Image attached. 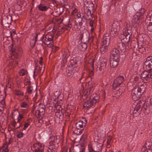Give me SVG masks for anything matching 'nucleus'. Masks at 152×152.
<instances>
[{
	"label": "nucleus",
	"mask_w": 152,
	"mask_h": 152,
	"mask_svg": "<svg viewBox=\"0 0 152 152\" xmlns=\"http://www.w3.org/2000/svg\"><path fill=\"white\" fill-rule=\"evenodd\" d=\"M130 113L131 114L134 115V114H139V112H138V111L137 109H136V107H135L134 108L132 107L131 109Z\"/></svg>",
	"instance_id": "38"
},
{
	"label": "nucleus",
	"mask_w": 152,
	"mask_h": 152,
	"mask_svg": "<svg viewBox=\"0 0 152 152\" xmlns=\"http://www.w3.org/2000/svg\"><path fill=\"white\" fill-rule=\"evenodd\" d=\"M1 19V23L3 26L6 27H9L12 21V16L10 15L2 14Z\"/></svg>",
	"instance_id": "6"
},
{
	"label": "nucleus",
	"mask_w": 152,
	"mask_h": 152,
	"mask_svg": "<svg viewBox=\"0 0 152 152\" xmlns=\"http://www.w3.org/2000/svg\"><path fill=\"white\" fill-rule=\"evenodd\" d=\"M144 12V9L140 8L139 10V12H136L135 15L133 16L132 20V26L133 27L135 28L136 26V23L143 18Z\"/></svg>",
	"instance_id": "5"
},
{
	"label": "nucleus",
	"mask_w": 152,
	"mask_h": 152,
	"mask_svg": "<svg viewBox=\"0 0 152 152\" xmlns=\"http://www.w3.org/2000/svg\"><path fill=\"white\" fill-rule=\"evenodd\" d=\"M126 48L125 44L122 42L119 43L117 44V49L120 50L121 52L124 51L126 49Z\"/></svg>",
	"instance_id": "20"
},
{
	"label": "nucleus",
	"mask_w": 152,
	"mask_h": 152,
	"mask_svg": "<svg viewBox=\"0 0 152 152\" xmlns=\"http://www.w3.org/2000/svg\"><path fill=\"white\" fill-rule=\"evenodd\" d=\"M1 103L2 104L1 107H2L3 110H4V108L6 106L5 104V99L4 98L3 99L1 100Z\"/></svg>",
	"instance_id": "52"
},
{
	"label": "nucleus",
	"mask_w": 152,
	"mask_h": 152,
	"mask_svg": "<svg viewBox=\"0 0 152 152\" xmlns=\"http://www.w3.org/2000/svg\"><path fill=\"white\" fill-rule=\"evenodd\" d=\"M147 25V28L148 29L151 31H152V23H150V22H147V23H146Z\"/></svg>",
	"instance_id": "43"
},
{
	"label": "nucleus",
	"mask_w": 152,
	"mask_h": 152,
	"mask_svg": "<svg viewBox=\"0 0 152 152\" xmlns=\"http://www.w3.org/2000/svg\"><path fill=\"white\" fill-rule=\"evenodd\" d=\"M27 105V103L25 102H23L20 104V106L22 107H26Z\"/></svg>",
	"instance_id": "58"
},
{
	"label": "nucleus",
	"mask_w": 152,
	"mask_h": 152,
	"mask_svg": "<svg viewBox=\"0 0 152 152\" xmlns=\"http://www.w3.org/2000/svg\"><path fill=\"white\" fill-rule=\"evenodd\" d=\"M87 123V121L85 118L83 117L81 120H80L76 124V128L80 130H83Z\"/></svg>",
	"instance_id": "10"
},
{
	"label": "nucleus",
	"mask_w": 152,
	"mask_h": 152,
	"mask_svg": "<svg viewBox=\"0 0 152 152\" xmlns=\"http://www.w3.org/2000/svg\"><path fill=\"white\" fill-rule=\"evenodd\" d=\"M18 133L19 134L17 135V137L18 138H20L23 137V133L21 132H18Z\"/></svg>",
	"instance_id": "59"
},
{
	"label": "nucleus",
	"mask_w": 152,
	"mask_h": 152,
	"mask_svg": "<svg viewBox=\"0 0 152 152\" xmlns=\"http://www.w3.org/2000/svg\"><path fill=\"white\" fill-rule=\"evenodd\" d=\"M14 111H15V112H16V114L17 115H18L19 114V117L20 119H22V118H23V115L22 114H20L19 112L17 110H14Z\"/></svg>",
	"instance_id": "60"
},
{
	"label": "nucleus",
	"mask_w": 152,
	"mask_h": 152,
	"mask_svg": "<svg viewBox=\"0 0 152 152\" xmlns=\"http://www.w3.org/2000/svg\"><path fill=\"white\" fill-rule=\"evenodd\" d=\"M99 98L100 96L96 94H93L90 97V99L94 101L95 104L99 102Z\"/></svg>",
	"instance_id": "26"
},
{
	"label": "nucleus",
	"mask_w": 152,
	"mask_h": 152,
	"mask_svg": "<svg viewBox=\"0 0 152 152\" xmlns=\"http://www.w3.org/2000/svg\"><path fill=\"white\" fill-rule=\"evenodd\" d=\"M111 54L113 58L115 60L119 59L120 57V52L119 50L116 48H114L112 50Z\"/></svg>",
	"instance_id": "15"
},
{
	"label": "nucleus",
	"mask_w": 152,
	"mask_h": 152,
	"mask_svg": "<svg viewBox=\"0 0 152 152\" xmlns=\"http://www.w3.org/2000/svg\"><path fill=\"white\" fill-rule=\"evenodd\" d=\"M64 26L62 28H64L65 29L69 30L72 27V24L70 21V19H69L67 23H65L64 24Z\"/></svg>",
	"instance_id": "27"
},
{
	"label": "nucleus",
	"mask_w": 152,
	"mask_h": 152,
	"mask_svg": "<svg viewBox=\"0 0 152 152\" xmlns=\"http://www.w3.org/2000/svg\"><path fill=\"white\" fill-rule=\"evenodd\" d=\"M146 113H152V102L146 103L145 104V107H144Z\"/></svg>",
	"instance_id": "19"
},
{
	"label": "nucleus",
	"mask_w": 152,
	"mask_h": 152,
	"mask_svg": "<svg viewBox=\"0 0 152 152\" xmlns=\"http://www.w3.org/2000/svg\"><path fill=\"white\" fill-rule=\"evenodd\" d=\"M64 7H60L59 9L56 12H58V16H60L61 15V14L63 13L64 12Z\"/></svg>",
	"instance_id": "40"
},
{
	"label": "nucleus",
	"mask_w": 152,
	"mask_h": 152,
	"mask_svg": "<svg viewBox=\"0 0 152 152\" xmlns=\"http://www.w3.org/2000/svg\"><path fill=\"white\" fill-rule=\"evenodd\" d=\"M15 94L17 96L23 95V93L19 90H16L15 91Z\"/></svg>",
	"instance_id": "47"
},
{
	"label": "nucleus",
	"mask_w": 152,
	"mask_h": 152,
	"mask_svg": "<svg viewBox=\"0 0 152 152\" xmlns=\"http://www.w3.org/2000/svg\"><path fill=\"white\" fill-rule=\"evenodd\" d=\"M8 48L10 51L11 52V58L12 59L10 62V65L15 64L17 65L18 64V61L16 60L22 56V50L21 48L19 49H16L15 46L13 44H12L9 46Z\"/></svg>",
	"instance_id": "2"
},
{
	"label": "nucleus",
	"mask_w": 152,
	"mask_h": 152,
	"mask_svg": "<svg viewBox=\"0 0 152 152\" xmlns=\"http://www.w3.org/2000/svg\"><path fill=\"white\" fill-rule=\"evenodd\" d=\"M91 10H88L87 12L88 13V14H90L91 17L92 18H94V15L93 14V12H94V11L92 13H91Z\"/></svg>",
	"instance_id": "61"
},
{
	"label": "nucleus",
	"mask_w": 152,
	"mask_h": 152,
	"mask_svg": "<svg viewBox=\"0 0 152 152\" xmlns=\"http://www.w3.org/2000/svg\"><path fill=\"white\" fill-rule=\"evenodd\" d=\"M143 68L144 70L151 71L152 70V56H150L147 58L145 62Z\"/></svg>",
	"instance_id": "8"
},
{
	"label": "nucleus",
	"mask_w": 152,
	"mask_h": 152,
	"mask_svg": "<svg viewBox=\"0 0 152 152\" xmlns=\"http://www.w3.org/2000/svg\"><path fill=\"white\" fill-rule=\"evenodd\" d=\"M8 146L7 145V143H4L2 147V150L5 152H8L9 151V149L8 148Z\"/></svg>",
	"instance_id": "42"
},
{
	"label": "nucleus",
	"mask_w": 152,
	"mask_h": 152,
	"mask_svg": "<svg viewBox=\"0 0 152 152\" xmlns=\"http://www.w3.org/2000/svg\"><path fill=\"white\" fill-rule=\"evenodd\" d=\"M138 51L140 53L144 54L145 52V48L141 46L140 47L138 48Z\"/></svg>",
	"instance_id": "41"
},
{
	"label": "nucleus",
	"mask_w": 152,
	"mask_h": 152,
	"mask_svg": "<svg viewBox=\"0 0 152 152\" xmlns=\"http://www.w3.org/2000/svg\"><path fill=\"white\" fill-rule=\"evenodd\" d=\"M81 28V27L78 26L77 24V23H75L72 29L73 30L79 31Z\"/></svg>",
	"instance_id": "44"
},
{
	"label": "nucleus",
	"mask_w": 152,
	"mask_h": 152,
	"mask_svg": "<svg viewBox=\"0 0 152 152\" xmlns=\"http://www.w3.org/2000/svg\"><path fill=\"white\" fill-rule=\"evenodd\" d=\"M120 21L121 22V20L118 21L117 19H114L112 26L113 27V28H115L117 30L119 31L120 28Z\"/></svg>",
	"instance_id": "23"
},
{
	"label": "nucleus",
	"mask_w": 152,
	"mask_h": 152,
	"mask_svg": "<svg viewBox=\"0 0 152 152\" xmlns=\"http://www.w3.org/2000/svg\"><path fill=\"white\" fill-rule=\"evenodd\" d=\"M37 145L39 146L38 147H39V148H41L42 147L43 148V149L44 148V145H43L40 142H38L37 143Z\"/></svg>",
	"instance_id": "63"
},
{
	"label": "nucleus",
	"mask_w": 152,
	"mask_h": 152,
	"mask_svg": "<svg viewBox=\"0 0 152 152\" xmlns=\"http://www.w3.org/2000/svg\"><path fill=\"white\" fill-rule=\"evenodd\" d=\"M102 144H97L95 146L94 149L95 151L97 152H99L101 149Z\"/></svg>",
	"instance_id": "36"
},
{
	"label": "nucleus",
	"mask_w": 152,
	"mask_h": 152,
	"mask_svg": "<svg viewBox=\"0 0 152 152\" xmlns=\"http://www.w3.org/2000/svg\"><path fill=\"white\" fill-rule=\"evenodd\" d=\"M110 37L109 36H105L103 37L102 40V45L108 46L109 44Z\"/></svg>",
	"instance_id": "21"
},
{
	"label": "nucleus",
	"mask_w": 152,
	"mask_h": 152,
	"mask_svg": "<svg viewBox=\"0 0 152 152\" xmlns=\"http://www.w3.org/2000/svg\"><path fill=\"white\" fill-rule=\"evenodd\" d=\"M55 119L58 118L62 121L64 118V114L61 112H56L54 116Z\"/></svg>",
	"instance_id": "31"
},
{
	"label": "nucleus",
	"mask_w": 152,
	"mask_h": 152,
	"mask_svg": "<svg viewBox=\"0 0 152 152\" xmlns=\"http://www.w3.org/2000/svg\"><path fill=\"white\" fill-rule=\"evenodd\" d=\"M130 37V36L126 35V36H125V37L121 40V42H122L123 41L128 44V43L129 42Z\"/></svg>",
	"instance_id": "39"
},
{
	"label": "nucleus",
	"mask_w": 152,
	"mask_h": 152,
	"mask_svg": "<svg viewBox=\"0 0 152 152\" xmlns=\"http://www.w3.org/2000/svg\"><path fill=\"white\" fill-rule=\"evenodd\" d=\"M51 49L52 51L53 52L55 53L57 51L59 50V48L54 46L52 48H51Z\"/></svg>",
	"instance_id": "56"
},
{
	"label": "nucleus",
	"mask_w": 152,
	"mask_h": 152,
	"mask_svg": "<svg viewBox=\"0 0 152 152\" xmlns=\"http://www.w3.org/2000/svg\"><path fill=\"white\" fill-rule=\"evenodd\" d=\"M148 150L147 148H146V147H145V145H144L143 147H142V149H141V151H142V152H143L144 151H145V150Z\"/></svg>",
	"instance_id": "64"
},
{
	"label": "nucleus",
	"mask_w": 152,
	"mask_h": 152,
	"mask_svg": "<svg viewBox=\"0 0 152 152\" xmlns=\"http://www.w3.org/2000/svg\"><path fill=\"white\" fill-rule=\"evenodd\" d=\"M88 20H89V26L91 27H93L94 26V20H93L92 19H91L90 18H89V19H88Z\"/></svg>",
	"instance_id": "51"
},
{
	"label": "nucleus",
	"mask_w": 152,
	"mask_h": 152,
	"mask_svg": "<svg viewBox=\"0 0 152 152\" xmlns=\"http://www.w3.org/2000/svg\"><path fill=\"white\" fill-rule=\"evenodd\" d=\"M145 147H146L150 151L152 150V142L150 140H148L146 141L145 144L144 145Z\"/></svg>",
	"instance_id": "30"
},
{
	"label": "nucleus",
	"mask_w": 152,
	"mask_h": 152,
	"mask_svg": "<svg viewBox=\"0 0 152 152\" xmlns=\"http://www.w3.org/2000/svg\"><path fill=\"white\" fill-rule=\"evenodd\" d=\"M79 70V68L73 67L70 65H68L66 69V74L69 76H71Z\"/></svg>",
	"instance_id": "12"
},
{
	"label": "nucleus",
	"mask_w": 152,
	"mask_h": 152,
	"mask_svg": "<svg viewBox=\"0 0 152 152\" xmlns=\"http://www.w3.org/2000/svg\"><path fill=\"white\" fill-rule=\"evenodd\" d=\"M90 34L88 31L83 32L82 34V39H84L86 42H87L89 40V38L90 37Z\"/></svg>",
	"instance_id": "28"
},
{
	"label": "nucleus",
	"mask_w": 152,
	"mask_h": 152,
	"mask_svg": "<svg viewBox=\"0 0 152 152\" xmlns=\"http://www.w3.org/2000/svg\"><path fill=\"white\" fill-rule=\"evenodd\" d=\"M87 46L86 42L83 43L82 42L78 44L77 48L78 49L80 50L84 51L87 48Z\"/></svg>",
	"instance_id": "22"
},
{
	"label": "nucleus",
	"mask_w": 152,
	"mask_h": 152,
	"mask_svg": "<svg viewBox=\"0 0 152 152\" xmlns=\"http://www.w3.org/2000/svg\"><path fill=\"white\" fill-rule=\"evenodd\" d=\"M53 34V33L52 34L51 33H49L48 34L46 35L45 37V41L43 42L46 45H52V42H53V39L54 37ZM44 38L45 37L43 36L42 37V39H44Z\"/></svg>",
	"instance_id": "9"
},
{
	"label": "nucleus",
	"mask_w": 152,
	"mask_h": 152,
	"mask_svg": "<svg viewBox=\"0 0 152 152\" xmlns=\"http://www.w3.org/2000/svg\"><path fill=\"white\" fill-rule=\"evenodd\" d=\"M78 58L77 57H75L70 61V66L75 68H79L77 64V62L79 61Z\"/></svg>",
	"instance_id": "17"
},
{
	"label": "nucleus",
	"mask_w": 152,
	"mask_h": 152,
	"mask_svg": "<svg viewBox=\"0 0 152 152\" xmlns=\"http://www.w3.org/2000/svg\"><path fill=\"white\" fill-rule=\"evenodd\" d=\"M37 7L39 10L42 11H45L47 10L48 9V7L45 6L43 4L40 3L37 6Z\"/></svg>",
	"instance_id": "29"
},
{
	"label": "nucleus",
	"mask_w": 152,
	"mask_h": 152,
	"mask_svg": "<svg viewBox=\"0 0 152 152\" xmlns=\"http://www.w3.org/2000/svg\"><path fill=\"white\" fill-rule=\"evenodd\" d=\"M124 79V77L122 76H120L117 77L114 80L113 84V88H118L121 84Z\"/></svg>",
	"instance_id": "11"
},
{
	"label": "nucleus",
	"mask_w": 152,
	"mask_h": 152,
	"mask_svg": "<svg viewBox=\"0 0 152 152\" xmlns=\"http://www.w3.org/2000/svg\"><path fill=\"white\" fill-rule=\"evenodd\" d=\"M126 35L131 37L132 34V28L129 24L126 25Z\"/></svg>",
	"instance_id": "25"
},
{
	"label": "nucleus",
	"mask_w": 152,
	"mask_h": 152,
	"mask_svg": "<svg viewBox=\"0 0 152 152\" xmlns=\"http://www.w3.org/2000/svg\"><path fill=\"white\" fill-rule=\"evenodd\" d=\"M94 60L91 59H90L89 61L88 64L89 65H90L91 67L92 68V70H91V71H89V75L90 77H91V80L94 78V77H92L93 76L94 73L93 72V70H94Z\"/></svg>",
	"instance_id": "18"
},
{
	"label": "nucleus",
	"mask_w": 152,
	"mask_h": 152,
	"mask_svg": "<svg viewBox=\"0 0 152 152\" xmlns=\"http://www.w3.org/2000/svg\"><path fill=\"white\" fill-rule=\"evenodd\" d=\"M95 104L94 101H93L90 99L85 102L83 104V108H86L87 110L89 109L91 107Z\"/></svg>",
	"instance_id": "14"
},
{
	"label": "nucleus",
	"mask_w": 152,
	"mask_h": 152,
	"mask_svg": "<svg viewBox=\"0 0 152 152\" xmlns=\"http://www.w3.org/2000/svg\"><path fill=\"white\" fill-rule=\"evenodd\" d=\"M145 21L146 23H147V22H150V23H152V13L151 12L148 13Z\"/></svg>",
	"instance_id": "33"
},
{
	"label": "nucleus",
	"mask_w": 152,
	"mask_h": 152,
	"mask_svg": "<svg viewBox=\"0 0 152 152\" xmlns=\"http://www.w3.org/2000/svg\"><path fill=\"white\" fill-rule=\"evenodd\" d=\"M25 71L24 70L22 69L20 70V74L21 76H23L25 75Z\"/></svg>",
	"instance_id": "57"
},
{
	"label": "nucleus",
	"mask_w": 152,
	"mask_h": 152,
	"mask_svg": "<svg viewBox=\"0 0 152 152\" xmlns=\"http://www.w3.org/2000/svg\"><path fill=\"white\" fill-rule=\"evenodd\" d=\"M89 152H92L95 151V149H94L91 146H90V147H89Z\"/></svg>",
	"instance_id": "62"
},
{
	"label": "nucleus",
	"mask_w": 152,
	"mask_h": 152,
	"mask_svg": "<svg viewBox=\"0 0 152 152\" xmlns=\"http://www.w3.org/2000/svg\"><path fill=\"white\" fill-rule=\"evenodd\" d=\"M140 78L144 83H147L152 81L151 71L145 70L140 74Z\"/></svg>",
	"instance_id": "4"
},
{
	"label": "nucleus",
	"mask_w": 152,
	"mask_h": 152,
	"mask_svg": "<svg viewBox=\"0 0 152 152\" xmlns=\"http://www.w3.org/2000/svg\"><path fill=\"white\" fill-rule=\"evenodd\" d=\"M107 46L104 45H101L100 50L102 53H104L108 49Z\"/></svg>",
	"instance_id": "37"
},
{
	"label": "nucleus",
	"mask_w": 152,
	"mask_h": 152,
	"mask_svg": "<svg viewBox=\"0 0 152 152\" xmlns=\"http://www.w3.org/2000/svg\"><path fill=\"white\" fill-rule=\"evenodd\" d=\"M119 31V30H117L116 29L113 28V27L112 26L110 33L111 34L115 36V35H117Z\"/></svg>",
	"instance_id": "35"
},
{
	"label": "nucleus",
	"mask_w": 152,
	"mask_h": 152,
	"mask_svg": "<svg viewBox=\"0 0 152 152\" xmlns=\"http://www.w3.org/2000/svg\"><path fill=\"white\" fill-rule=\"evenodd\" d=\"M84 147L80 145L76 146L74 149L72 150L71 148H69V152H84L85 151Z\"/></svg>",
	"instance_id": "13"
},
{
	"label": "nucleus",
	"mask_w": 152,
	"mask_h": 152,
	"mask_svg": "<svg viewBox=\"0 0 152 152\" xmlns=\"http://www.w3.org/2000/svg\"><path fill=\"white\" fill-rule=\"evenodd\" d=\"M38 66H36V68H35L34 71H33V77L34 78V79H35V77L37 76V74H38V72H36V70L37 69Z\"/></svg>",
	"instance_id": "50"
},
{
	"label": "nucleus",
	"mask_w": 152,
	"mask_h": 152,
	"mask_svg": "<svg viewBox=\"0 0 152 152\" xmlns=\"http://www.w3.org/2000/svg\"><path fill=\"white\" fill-rule=\"evenodd\" d=\"M49 146L48 149V152H55L58 147V144L60 141L59 136H52L50 137Z\"/></svg>",
	"instance_id": "3"
},
{
	"label": "nucleus",
	"mask_w": 152,
	"mask_h": 152,
	"mask_svg": "<svg viewBox=\"0 0 152 152\" xmlns=\"http://www.w3.org/2000/svg\"><path fill=\"white\" fill-rule=\"evenodd\" d=\"M38 34H39V33H36V36L35 37V41H34V42L33 44L32 45H31V44H30L31 46V47H32V48H33L34 47V46L35 45V44L36 42H37V41L38 35Z\"/></svg>",
	"instance_id": "46"
},
{
	"label": "nucleus",
	"mask_w": 152,
	"mask_h": 152,
	"mask_svg": "<svg viewBox=\"0 0 152 152\" xmlns=\"http://www.w3.org/2000/svg\"><path fill=\"white\" fill-rule=\"evenodd\" d=\"M124 88H123L122 90H121V89L120 88H119L118 90L117 91V93L118 94V92L119 93V95L118 96H119V95H121V94H122V93H123L124 91Z\"/></svg>",
	"instance_id": "53"
},
{
	"label": "nucleus",
	"mask_w": 152,
	"mask_h": 152,
	"mask_svg": "<svg viewBox=\"0 0 152 152\" xmlns=\"http://www.w3.org/2000/svg\"><path fill=\"white\" fill-rule=\"evenodd\" d=\"M145 104L143 106L140 105L139 104H137V106L135 107H136V109H137L140 112L142 110H143L144 112H145L144 108V107H145Z\"/></svg>",
	"instance_id": "34"
},
{
	"label": "nucleus",
	"mask_w": 152,
	"mask_h": 152,
	"mask_svg": "<svg viewBox=\"0 0 152 152\" xmlns=\"http://www.w3.org/2000/svg\"><path fill=\"white\" fill-rule=\"evenodd\" d=\"M94 37L93 36H91V37H89V40L87 42L91 43L93 42Z\"/></svg>",
	"instance_id": "54"
},
{
	"label": "nucleus",
	"mask_w": 152,
	"mask_h": 152,
	"mask_svg": "<svg viewBox=\"0 0 152 152\" xmlns=\"http://www.w3.org/2000/svg\"><path fill=\"white\" fill-rule=\"evenodd\" d=\"M35 152H43V148L42 147L41 148H39V147H37L35 149Z\"/></svg>",
	"instance_id": "49"
},
{
	"label": "nucleus",
	"mask_w": 152,
	"mask_h": 152,
	"mask_svg": "<svg viewBox=\"0 0 152 152\" xmlns=\"http://www.w3.org/2000/svg\"><path fill=\"white\" fill-rule=\"evenodd\" d=\"M85 74L86 73L85 72H83L82 73L81 77L79 79V81H80V83H83V82L81 81V80L82 79L85 80L86 79V78H85Z\"/></svg>",
	"instance_id": "45"
},
{
	"label": "nucleus",
	"mask_w": 152,
	"mask_h": 152,
	"mask_svg": "<svg viewBox=\"0 0 152 152\" xmlns=\"http://www.w3.org/2000/svg\"><path fill=\"white\" fill-rule=\"evenodd\" d=\"M119 59L118 60H115L113 58L110 60V65L111 67L114 68L116 67L119 64Z\"/></svg>",
	"instance_id": "24"
},
{
	"label": "nucleus",
	"mask_w": 152,
	"mask_h": 152,
	"mask_svg": "<svg viewBox=\"0 0 152 152\" xmlns=\"http://www.w3.org/2000/svg\"><path fill=\"white\" fill-rule=\"evenodd\" d=\"M32 88V86H29L27 88V92L29 94H31L32 93V90L31 89Z\"/></svg>",
	"instance_id": "48"
},
{
	"label": "nucleus",
	"mask_w": 152,
	"mask_h": 152,
	"mask_svg": "<svg viewBox=\"0 0 152 152\" xmlns=\"http://www.w3.org/2000/svg\"><path fill=\"white\" fill-rule=\"evenodd\" d=\"M99 60L100 61V66L97 67V70H99L101 73H102L106 68L107 60L106 58L103 57L100 58Z\"/></svg>",
	"instance_id": "7"
},
{
	"label": "nucleus",
	"mask_w": 152,
	"mask_h": 152,
	"mask_svg": "<svg viewBox=\"0 0 152 152\" xmlns=\"http://www.w3.org/2000/svg\"><path fill=\"white\" fill-rule=\"evenodd\" d=\"M87 4L86 6V9L88 10H93L94 9V4L91 1H88L87 2Z\"/></svg>",
	"instance_id": "32"
},
{
	"label": "nucleus",
	"mask_w": 152,
	"mask_h": 152,
	"mask_svg": "<svg viewBox=\"0 0 152 152\" xmlns=\"http://www.w3.org/2000/svg\"><path fill=\"white\" fill-rule=\"evenodd\" d=\"M46 108L45 105L41 104L39 106L38 110L36 111V113H37L38 116L40 117L41 116H43L45 113V108Z\"/></svg>",
	"instance_id": "16"
},
{
	"label": "nucleus",
	"mask_w": 152,
	"mask_h": 152,
	"mask_svg": "<svg viewBox=\"0 0 152 152\" xmlns=\"http://www.w3.org/2000/svg\"><path fill=\"white\" fill-rule=\"evenodd\" d=\"M91 93V91L90 90H89L88 89H87L85 90L84 91V94H85V95H86L88 96Z\"/></svg>",
	"instance_id": "55"
},
{
	"label": "nucleus",
	"mask_w": 152,
	"mask_h": 152,
	"mask_svg": "<svg viewBox=\"0 0 152 152\" xmlns=\"http://www.w3.org/2000/svg\"><path fill=\"white\" fill-rule=\"evenodd\" d=\"M145 88L146 85L144 84H136L131 91L132 99L134 101L138 100L145 91Z\"/></svg>",
	"instance_id": "1"
}]
</instances>
